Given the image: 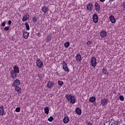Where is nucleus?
Wrapping results in <instances>:
<instances>
[{
  "instance_id": "nucleus-26",
  "label": "nucleus",
  "mask_w": 125,
  "mask_h": 125,
  "mask_svg": "<svg viewBox=\"0 0 125 125\" xmlns=\"http://www.w3.org/2000/svg\"><path fill=\"white\" fill-rule=\"evenodd\" d=\"M25 26L26 30H27V31H29V30H30V26L29 25V23H28V22H25Z\"/></svg>"
},
{
  "instance_id": "nucleus-23",
  "label": "nucleus",
  "mask_w": 125,
  "mask_h": 125,
  "mask_svg": "<svg viewBox=\"0 0 125 125\" xmlns=\"http://www.w3.org/2000/svg\"><path fill=\"white\" fill-rule=\"evenodd\" d=\"M44 111L45 114H46L47 115H48V113H49V108L48 107L46 106L44 108Z\"/></svg>"
},
{
  "instance_id": "nucleus-25",
  "label": "nucleus",
  "mask_w": 125,
  "mask_h": 125,
  "mask_svg": "<svg viewBox=\"0 0 125 125\" xmlns=\"http://www.w3.org/2000/svg\"><path fill=\"white\" fill-rule=\"evenodd\" d=\"M102 72L103 74H104V75H109V72H108L107 70H106L104 68L102 69Z\"/></svg>"
},
{
  "instance_id": "nucleus-22",
  "label": "nucleus",
  "mask_w": 125,
  "mask_h": 125,
  "mask_svg": "<svg viewBox=\"0 0 125 125\" xmlns=\"http://www.w3.org/2000/svg\"><path fill=\"white\" fill-rule=\"evenodd\" d=\"M15 89L19 93V94L21 93V88H20V87H18V86H16Z\"/></svg>"
},
{
  "instance_id": "nucleus-43",
  "label": "nucleus",
  "mask_w": 125,
  "mask_h": 125,
  "mask_svg": "<svg viewBox=\"0 0 125 125\" xmlns=\"http://www.w3.org/2000/svg\"><path fill=\"white\" fill-rule=\"evenodd\" d=\"M38 37H42V35L40 33H38Z\"/></svg>"
},
{
  "instance_id": "nucleus-35",
  "label": "nucleus",
  "mask_w": 125,
  "mask_h": 125,
  "mask_svg": "<svg viewBox=\"0 0 125 125\" xmlns=\"http://www.w3.org/2000/svg\"><path fill=\"white\" fill-rule=\"evenodd\" d=\"M4 30H5V31H8V30H9V27H7L6 26L4 27Z\"/></svg>"
},
{
  "instance_id": "nucleus-6",
  "label": "nucleus",
  "mask_w": 125,
  "mask_h": 125,
  "mask_svg": "<svg viewBox=\"0 0 125 125\" xmlns=\"http://www.w3.org/2000/svg\"><path fill=\"white\" fill-rule=\"evenodd\" d=\"M107 35H108V33L104 30L101 31L100 32V36L101 38H106Z\"/></svg>"
},
{
  "instance_id": "nucleus-32",
  "label": "nucleus",
  "mask_w": 125,
  "mask_h": 125,
  "mask_svg": "<svg viewBox=\"0 0 125 125\" xmlns=\"http://www.w3.org/2000/svg\"><path fill=\"white\" fill-rule=\"evenodd\" d=\"M113 123V125H120V123H119V121H114Z\"/></svg>"
},
{
  "instance_id": "nucleus-19",
  "label": "nucleus",
  "mask_w": 125,
  "mask_h": 125,
  "mask_svg": "<svg viewBox=\"0 0 125 125\" xmlns=\"http://www.w3.org/2000/svg\"><path fill=\"white\" fill-rule=\"evenodd\" d=\"M69 118L68 116H66L63 118V122L64 124H68L69 123Z\"/></svg>"
},
{
  "instance_id": "nucleus-11",
  "label": "nucleus",
  "mask_w": 125,
  "mask_h": 125,
  "mask_svg": "<svg viewBox=\"0 0 125 125\" xmlns=\"http://www.w3.org/2000/svg\"><path fill=\"white\" fill-rule=\"evenodd\" d=\"M30 17V16L28 14H25L23 16L22 18V22H25V21H27V20H28L29 18Z\"/></svg>"
},
{
  "instance_id": "nucleus-9",
  "label": "nucleus",
  "mask_w": 125,
  "mask_h": 125,
  "mask_svg": "<svg viewBox=\"0 0 125 125\" xmlns=\"http://www.w3.org/2000/svg\"><path fill=\"white\" fill-rule=\"evenodd\" d=\"M95 10L97 12H99L100 11V5L98 3H95Z\"/></svg>"
},
{
  "instance_id": "nucleus-44",
  "label": "nucleus",
  "mask_w": 125,
  "mask_h": 125,
  "mask_svg": "<svg viewBox=\"0 0 125 125\" xmlns=\"http://www.w3.org/2000/svg\"><path fill=\"white\" fill-rule=\"evenodd\" d=\"M116 0H109V1H115Z\"/></svg>"
},
{
  "instance_id": "nucleus-10",
  "label": "nucleus",
  "mask_w": 125,
  "mask_h": 125,
  "mask_svg": "<svg viewBox=\"0 0 125 125\" xmlns=\"http://www.w3.org/2000/svg\"><path fill=\"white\" fill-rule=\"evenodd\" d=\"M42 11H43L44 13H47V12L49 11V8L46 6H44L42 7Z\"/></svg>"
},
{
  "instance_id": "nucleus-36",
  "label": "nucleus",
  "mask_w": 125,
  "mask_h": 125,
  "mask_svg": "<svg viewBox=\"0 0 125 125\" xmlns=\"http://www.w3.org/2000/svg\"><path fill=\"white\" fill-rule=\"evenodd\" d=\"M91 44V41H88L87 42V45L89 46Z\"/></svg>"
},
{
  "instance_id": "nucleus-20",
  "label": "nucleus",
  "mask_w": 125,
  "mask_h": 125,
  "mask_svg": "<svg viewBox=\"0 0 125 125\" xmlns=\"http://www.w3.org/2000/svg\"><path fill=\"white\" fill-rule=\"evenodd\" d=\"M76 112L77 115H79V116H81L82 115V110L80 109V108H76Z\"/></svg>"
},
{
  "instance_id": "nucleus-24",
  "label": "nucleus",
  "mask_w": 125,
  "mask_h": 125,
  "mask_svg": "<svg viewBox=\"0 0 125 125\" xmlns=\"http://www.w3.org/2000/svg\"><path fill=\"white\" fill-rule=\"evenodd\" d=\"M95 100H96V99L95 98V97H91L89 98V101L91 103H93L94 102H95Z\"/></svg>"
},
{
  "instance_id": "nucleus-39",
  "label": "nucleus",
  "mask_w": 125,
  "mask_h": 125,
  "mask_svg": "<svg viewBox=\"0 0 125 125\" xmlns=\"http://www.w3.org/2000/svg\"><path fill=\"white\" fill-rule=\"evenodd\" d=\"M87 125H93L92 124V123H90V122H88V123H87Z\"/></svg>"
},
{
  "instance_id": "nucleus-8",
  "label": "nucleus",
  "mask_w": 125,
  "mask_h": 125,
  "mask_svg": "<svg viewBox=\"0 0 125 125\" xmlns=\"http://www.w3.org/2000/svg\"><path fill=\"white\" fill-rule=\"evenodd\" d=\"M101 103L103 106H106L108 104V99H104L102 100L101 102Z\"/></svg>"
},
{
  "instance_id": "nucleus-3",
  "label": "nucleus",
  "mask_w": 125,
  "mask_h": 125,
  "mask_svg": "<svg viewBox=\"0 0 125 125\" xmlns=\"http://www.w3.org/2000/svg\"><path fill=\"white\" fill-rule=\"evenodd\" d=\"M91 63L92 66L94 68H95V67H96V65H97V61L96 60V58L94 57H92Z\"/></svg>"
},
{
  "instance_id": "nucleus-18",
  "label": "nucleus",
  "mask_w": 125,
  "mask_h": 125,
  "mask_svg": "<svg viewBox=\"0 0 125 125\" xmlns=\"http://www.w3.org/2000/svg\"><path fill=\"white\" fill-rule=\"evenodd\" d=\"M4 114V110H3V106L1 105L0 107V116H3Z\"/></svg>"
},
{
  "instance_id": "nucleus-38",
  "label": "nucleus",
  "mask_w": 125,
  "mask_h": 125,
  "mask_svg": "<svg viewBox=\"0 0 125 125\" xmlns=\"http://www.w3.org/2000/svg\"><path fill=\"white\" fill-rule=\"evenodd\" d=\"M2 27H4V26H5V21H4L3 22H2Z\"/></svg>"
},
{
  "instance_id": "nucleus-27",
  "label": "nucleus",
  "mask_w": 125,
  "mask_h": 125,
  "mask_svg": "<svg viewBox=\"0 0 125 125\" xmlns=\"http://www.w3.org/2000/svg\"><path fill=\"white\" fill-rule=\"evenodd\" d=\"M69 46H70V42H66L64 43V47H65L66 48H68Z\"/></svg>"
},
{
  "instance_id": "nucleus-40",
  "label": "nucleus",
  "mask_w": 125,
  "mask_h": 125,
  "mask_svg": "<svg viewBox=\"0 0 125 125\" xmlns=\"http://www.w3.org/2000/svg\"><path fill=\"white\" fill-rule=\"evenodd\" d=\"M8 24V25H11V21H9Z\"/></svg>"
},
{
  "instance_id": "nucleus-37",
  "label": "nucleus",
  "mask_w": 125,
  "mask_h": 125,
  "mask_svg": "<svg viewBox=\"0 0 125 125\" xmlns=\"http://www.w3.org/2000/svg\"><path fill=\"white\" fill-rule=\"evenodd\" d=\"M33 22H36L37 21V19L36 18V17H34L33 18Z\"/></svg>"
},
{
  "instance_id": "nucleus-21",
  "label": "nucleus",
  "mask_w": 125,
  "mask_h": 125,
  "mask_svg": "<svg viewBox=\"0 0 125 125\" xmlns=\"http://www.w3.org/2000/svg\"><path fill=\"white\" fill-rule=\"evenodd\" d=\"M23 38L24 39H25V40H27L28 38H29V33L27 32H23Z\"/></svg>"
},
{
  "instance_id": "nucleus-13",
  "label": "nucleus",
  "mask_w": 125,
  "mask_h": 125,
  "mask_svg": "<svg viewBox=\"0 0 125 125\" xmlns=\"http://www.w3.org/2000/svg\"><path fill=\"white\" fill-rule=\"evenodd\" d=\"M76 60L77 61V62H82V56L81 55L78 54L76 56Z\"/></svg>"
},
{
  "instance_id": "nucleus-5",
  "label": "nucleus",
  "mask_w": 125,
  "mask_h": 125,
  "mask_svg": "<svg viewBox=\"0 0 125 125\" xmlns=\"http://www.w3.org/2000/svg\"><path fill=\"white\" fill-rule=\"evenodd\" d=\"M93 22L95 23H98V16L96 14H94L92 16Z\"/></svg>"
},
{
  "instance_id": "nucleus-15",
  "label": "nucleus",
  "mask_w": 125,
  "mask_h": 125,
  "mask_svg": "<svg viewBox=\"0 0 125 125\" xmlns=\"http://www.w3.org/2000/svg\"><path fill=\"white\" fill-rule=\"evenodd\" d=\"M13 71L15 72V73H16L17 74H19V68L17 65H15L13 68Z\"/></svg>"
},
{
  "instance_id": "nucleus-17",
  "label": "nucleus",
  "mask_w": 125,
  "mask_h": 125,
  "mask_svg": "<svg viewBox=\"0 0 125 125\" xmlns=\"http://www.w3.org/2000/svg\"><path fill=\"white\" fill-rule=\"evenodd\" d=\"M20 83H21L20 81H19V80H18V79H16L14 81L13 84H14V86H17V85H19L20 84Z\"/></svg>"
},
{
  "instance_id": "nucleus-2",
  "label": "nucleus",
  "mask_w": 125,
  "mask_h": 125,
  "mask_svg": "<svg viewBox=\"0 0 125 125\" xmlns=\"http://www.w3.org/2000/svg\"><path fill=\"white\" fill-rule=\"evenodd\" d=\"M62 65L63 69L64 70V72L69 73V72H70V70L69 69V67H68V63L63 61L62 62Z\"/></svg>"
},
{
  "instance_id": "nucleus-1",
  "label": "nucleus",
  "mask_w": 125,
  "mask_h": 125,
  "mask_svg": "<svg viewBox=\"0 0 125 125\" xmlns=\"http://www.w3.org/2000/svg\"><path fill=\"white\" fill-rule=\"evenodd\" d=\"M65 98L71 104H75L77 101L76 96L72 95V94L66 95Z\"/></svg>"
},
{
  "instance_id": "nucleus-4",
  "label": "nucleus",
  "mask_w": 125,
  "mask_h": 125,
  "mask_svg": "<svg viewBox=\"0 0 125 125\" xmlns=\"http://www.w3.org/2000/svg\"><path fill=\"white\" fill-rule=\"evenodd\" d=\"M36 66L41 69L43 66V62L41 60L38 59L36 62Z\"/></svg>"
},
{
  "instance_id": "nucleus-14",
  "label": "nucleus",
  "mask_w": 125,
  "mask_h": 125,
  "mask_svg": "<svg viewBox=\"0 0 125 125\" xmlns=\"http://www.w3.org/2000/svg\"><path fill=\"white\" fill-rule=\"evenodd\" d=\"M109 20L111 21V23H112V24H114V23H116V19H115V17H114V16H110Z\"/></svg>"
},
{
  "instance_id": "nucleus-30",
  "label": "nucleus",
  "mask_w": 125,
  "mask_h": 125,
  "mask_svg": "<svg viewBox=\"0 0 125 125\" xmlns=\"http://www.w3.org/2000/svg\"><path fill=\"white\" fill-rule=\"evenodd\" d=\"M51 40V35H49L47 36L46 41V42H49Z\"/></svg>"
},
{
  "instance_id": "nucleus-12",
  "label": "nucleus",
  "mask_w": 125,
  "mask_h": 125,
  "mask_svg": "<svg viewBox=\"0 0 125 125\" xmlns=\"http://www.w3.org/2000/svg\"><path fill=\"white\" fill-rule=\"evenodd\" d=\"M54 85V83L52 82H49L47 83V87L48 88H52L53 87V85Z\"/></svg>"
},
{
  "instance_id": "nucleus-16",
  "label": "nucleus",
  "mask_w": 125,
  "mask_h": 125,
  "mask_svg": "<svg viewBox=\"0 0 125 125\" xmlns=\"http://www.w3.org/2000/svg\"><path fill=\"white\" fill-rule=\"evenodd\" d=\"M17 73L15 72L13 70L11 71V77L13 78V79H15L17 77Z\"/></svg>"
},
{
  "instance_id": "nucleus-29",
  "label": "nucleus",
  "mask_w": 125,
  "mask_h": 125,
  "mask_svg": "<svg viewBox=\"0 0 125 125\" xmlns=\"http://www.w3.org/2000/svg\"><path fill=\"white\" fill-rule=\"evenodd\" d=\"M114 120H113V119H109L108 123L109 125H113V123H114Z\"/></svg>"
},
{
  "instance_id": "nucleus-33",
  "label": "nucleus",
  "mask_w": 125,
  "mask_h": 125,
  "mask_svg": "<svg viewBox=\"0 0 125 125\" xmlns=\"http://www.w3.org/2000/svg\"><path fill=\"white\" fill-rule=\"evenodd\" d=\"M121 101H124L125 100V98L123 96H120L119 97Z\"/></svg>"
},
{
  "instance_id": "nucleus-7",
  "label": "nucleus",
  "mask_w": 125,
  "mask_h": 125,
  "mask_svg": "<svg viewBox=\"0 0 125 125\" xmlns=\"http://www.w3.org/2000/svg\"><path fill=\"white\" fill-rule=\"evenodd\" d=\"M87 10H88V11H91V10H92L93 8V5H92V3H89L87 5Z\"/></svg>"
},
{
  "instance_id": "nucleus-34",
  "label": "nucleus",
  "mask_w": 125,
  "mask_h": 125,
  "mask_svg": "<svg viewBox=\"0 0 125 125\" xmlns=\"http://www.w3.org/2000/svg\"><path fill=\"white\" fill-rule=\"evenodd\" d=\"M15 111L17 113H19L20 112V107H17Z\"/></svg>"
},
{
  "instance_id": "nucleus-41",
  "label": "nucleus",
  "mask_w": 125,
  "mask_h": 125,
  "mask_svg": "<svg viewBox=\"0 0 125 125\" xmlns=\"http://www.w3.org/2000/svg\"><path fill=\"white\" fill-rule=\"evenodd\" d=\"M122 6H123L124 9H125V3H124L123 4Z\"/></svg>"
},
{
  "instance_id": "nucleus-42",
  "label": "nucleus",
  "mask_w": 125,
  "mask_h": 125,
  "mask_svg": "<svg viewBox=\"0 0 125 125\" xmlns=\"http://www.w3.org/2000/svg\"><path fill=\"white\" fill-rule=\"evenodd\" d=\"M105 0H100V1H101V2H104Z\"/></svg>"
},
{
  "instance_id": "nucleus-28",
  "label": "nucleus",
  "mask_w": 125,
  "mask_h": 125,
  "mask_svg": "<svg viewBox=\"0 0 125 125\" xmlns=\"http://www.w3.org/2000/svg\"><path fill=\"white\" fill-rule=\"evenodd\" d=\"M58 84H59V85H60V86H62V85L64 84V82H63V81H61L60 80H59L58 82Z\"/></svg>"
},
{
  "instance_id": "nucleus-31",
  "label": "nucleus",
  "mask_w": 125,
  "mask_h": 125,
  "mask_svg": "<svg viewBox=\"0 0 125 125\" xmlns=\"http://www.w3.org/2000/svg\"><path fill=\"white\" fill-rule=\"evenodd\" d=\"M54 119L53 117L52 116H50L48 119V121H49V122H52L53 121Z\"/></svg>"
}]
</instances>
